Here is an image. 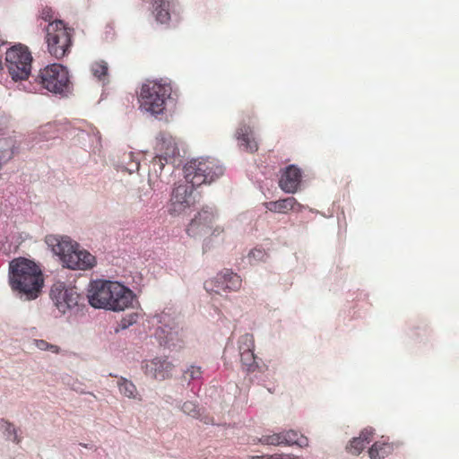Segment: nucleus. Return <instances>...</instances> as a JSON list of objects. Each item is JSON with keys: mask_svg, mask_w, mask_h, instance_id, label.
<instances>
[{"mask_svg": "<svg viewBox=\"0 0 459 459\" xmlns=\"http://www.w3.org/2000/svg\"><path fill=\"white\" fill-rule=\"evenodd\" d=\"M87 299L95 308L120 312L133 307L135 295L118 281L96 280L89 283Z\"/></svg>", "mask_w": 459, "mask_h": 459, "instance_id": "obj_1", "label": "nucleus"}, {"mask_svg": "<svg viewBox=\"0 0 459 459\" xmlns=\"http://www.w3.org/2000/svg\"><path fill=\"white\" fill-rule=\"evenodd\" d=\"M9 269L12 290L28 300L37 299L43 286L42 273L38 265L26 258H19L10 263Z\"/></svg>", "mask_w": 459, "mask_h": 459, "instance_id": "obj_2", "label": "nucleus"}, {"mask_svg": "<svg viewBox=\"0 0 459 459\" xmlns=\"http://www.w3.org/2000/svg\"><path fill=\"white\" fill-rule=\"evenodd\" d=\"M47 242L52 246L53 252L60 256L63 264L69 269L88 270L96 264L95 256L86 250H80L79 245L68 237H48Z\"/></svg>", "mask_w": 459, "mask_h": 459, "instance_id": "obj_3", "label": "nucleus"}, {"mask_svg": "<svg viewBox=\"0 0 459 459\" xmlns=\"http://www.w3.org/2000/svg\"><path fill=\"white\" fill-rule=\"evenodd\" d=\"M186 182L193 186L211 184L224 173L223 167L212 158H199L186 163L184 167Z\"/></svg>", "mask_w": 459, "mask_h": 459, "instance_id": "obj_4", "label": "nucleus"}, {"mask_svg": "<svg viewBox=\"0 0 459 459\" xmlns=\"http://www.w3.org/2000/svg\"><path fill=\"white\" fill-rule=\"evenodd\" d=\"M172 87L169 83L158 81H147L141 87L139 94L140 108L152 115L162 114L166 101L170 97Z\"/></svg>", "mask_w": 459, "mask_h": 459, "instance_id": "obj_5", "label": "nucleus"}, {"mask_svg": "<svg viewBox=\"0 0 459 459\" xmlns=\"http://www.w3.org/2000/svg\"><path fill=\"white\" fill-rule=\"evenodd\" d=\"M74 29L67 27L62 20H55L46 28V42L48 53L61 59L71 51Z\"/></svg>", "mask_w": 459, "mask_h": 459, "instance_id": "obj_6", "label": "nucleus"}, {"mask_svg": "<svg viewBox=\"0 0 459 459\" xmlns=\"http://www.w3.org/2000/svg\"><path fill=\"white\" fill-rule=\"evenodd\" d=\"M32 56L28 47L17 44L7 49L5 64L8 73L15 82L27 80L31 72Z\"/></svg>", "mask_w": 459, "mask_h": 459, "instance_id": "obj_7", "label": "nucleus"}, {"mask_svg": "<svg viewBox=\"0 0 459 459\" xmlns=\"http://www.w3.org/2000/svg\"><path fill=\"white\" fill-rule=\"evenodd\" d=\"M36 82L48 91L63 94L69 91L71 82L67 69L59 64H53L41 69Z\"/></svg>", "mask_w": 459, "mask_h": 459, "instance_id": "obj_8", "label": "nucleus"}, {"mask_svg": "<svg viewBox=\"0 0 459 459\" xmlns=\"http://www.w3.org/2000/svg\"><path fill=\"white\" fill-rule=\"evenodd\" d=\"M50 298L62 314L78 305L80 295L74 287H66L65 282H55L50 290Z\"/></svg>", "mask_w": 459, "mask_h": 459, "instance_id": "obj_9", "label": "nucleus"}, {"mask_svg": "<svg viewBox=\"0 0 459 459\" xmlns=\"http://www.w3.org/2000/svg\"><path fill=\"white\" fill-rule=\"evenodd\" d=\"M242 286V279L231 270L225 269L213 279L204 282L208 292L221 293V291H238Z\"/></svg>", "mask_w": 459, "mask_h": 459, "instance_id": "obj_10", "label": "nucleus"}, {"mask_svg": "<svg viewBox=\"0 0 459 459\" xmlns=\"http://www.w3.org/2000/svg\"><path fill=\"white\" fill-rule=\"evenodd\" d=\"M255 117L253 110H244L241 115V121L236 130V138L239 147L244 151L254 153L258 151V143L254 135L253 128L247 125V121H251Z\"/></svg>", "mask_w": 459, "mask_h": 459, "instance_id": "obj_11", "label": "nucleus"}, {"mask_svg": "<svg viewBox=\"0 0 459 459\" xmlns=\"http://www.w3.org/2000/svg\"><path fill=\"white\" fill-rule=\"evenodd\" d=\"M196 186L186 184L177 185L172 191L169 212L171 215H178L182 213L186 208L190 207L195 203L193 197V191Z\"/></svg>", "mask_w": 459, "mask_h": 459, "instance_id": "obj_12", "label": "nucleus"}, {"mask_svg": "<svg viewBox=\"0 0 459 459\" xmlns=\"http://www.w3.org/2000/svg\"><path fill=\"white\" fill-rule=\"evenodd\" d=\"M215 220L213 208L204 207L190 221L186 228V233L190 237L208 235Z\"/></svg>", "mask_w": 459, "mask_h": 459, "instance_id": "obj_13", "label": "nucleus"}, {"mask_svg": "<svg viewBox=\"0 0 459 459\" xmlns=\"http://www.w3.org/2000/svg\"><path fill=\"white\" fill-rule=\"evenodd\" d=\"M142 368L144 374L160 381L171 377L174 365L162 358H155L143 362Z\"/></svg>", "mask_w": 459, "mask_h": 459, "instance_id": "obj_14", "label": "nucleus"}, {"mask_svg": "<svg viewBox=\"0 0 459 459\" xmlns=\"http://www.w3.org/2000/svg\"><path fill=\"white\" fill-rule=\"evenodd\" d=\"M301 177V170L295 165H290L282 172L279 186L285 193L294 194L299 189Z\"/></svg>", "mask_w": 459, "mask_h": 459, "instance_id": "obj_15", "label": "nucleus"}, {"mask_svg": "<svg viewBox=\"0 0 459 459\" xmlns=\"http://www.w3.org/2000/svg\"><path fill=\"white\" fill-rule=\"evenodd\" d=\"M155 151L169 159L179 155V150L175 138L167 132H160L156 137Z\"/></svg>", "mask_w": 459, "mask_h": 459, "instance_id": "obj_16", "label": "nucleus"}, {"mask_svg": "<svg viewBox=\"0 0 459 459\" xmlns=\"http://www.w3.org/2000/svg\"><path fill=\"white\" fill-rule=\"evenodd\" d=\"M264 206L266 210L276 213H288L290 211L299 212L305 208L304 205L299 204L293 196L266 202L264 204Z\"/></svg>", "mask_w": 459, "mask_h": 459, "instance_id": "obj_17", "label": "nucleus"}, {"mask_svg": "<svg viewBox=\"0 0 459 459\" xmlns=\"http://www.w3.org/2000/svg\"><path fill=\"white\" fill-rule=\"evenodd\" d=\"M374 437V429L372 428H366L362 429L359 437H353L346 446L348 453L353 455H359L369 444Z\"/></svg>", "mask_w": 459, "mask_h": 459, "instance_id": "obj_18", "label": "nucleus"}, {"mask_svg": "<svg viewBox=\"0 0 459 459\" xmlns=\"http://www.w3.org/2000/svg\"><path fill=\"white\" fill-rule=\"evenodd\" d=\"M173 2L171 0H154L152 3V14L155 20L163 24L170 20V10Z\"/></svg>", "mask_w": 459, "mask_h": 459, "instance_id": "obj_19", "label": "nucleus"}, {"mask_svg": "<svg viewBox=\"0 0 459 459\" xmlns=\"http://www.w3.org/2000/svg\"><path fill=\"white\" fill-rule=\"evenodd\" d=\"M394 452V444L382 437L368 449L370 459H384Z\"/></svg>", "mask_w": 459, "mask_h": 459, "instance_id": "obj_20", "label": "nucleus"}, {"mask_svg": "<svg viewBox=\"0 0 459 459\" xmlns=\"http://www.w3.org/2000/svg\"><path fill=\"white\" fill-rule=\"evenodd\" d=\"M284 446H298L299 447L308 446V439L303 435H299L297 431L290 429L282 431Z\"/></svg>", "mask_w": 459, "mask_h": 459, "instance_id": "obj_21", "label": "nucleus"}, {"mask_svg": "<svg viewBox=\"0 0 459 459\" xmlns=\"http://www.w3.org/2000/svg\"><path fill=\"white\" fill-rule=\"evenodd\" d=\"M91 72L100 82H108V66L107 62L100 60L92 63L91 65Z\"/></svg>", "mask_w": 459, "mask_h": 459, "instance_id": "obj_22", "label": "nucleus"}, {"mask_svg": "<svg viewBox=\"0 0 459 459\" xmlns=\"http://www.w3.org/2000/svg\"><path fill=\"white\" fill-rule=\"evenodd\" d=\"M240 359L243 368L247 372H254L257 368L254 350H244L240 351Z\"/></svg>", "mask_w": 459, "mask_h": 459, "instance_id": "obj_23", "label": "nucleus"}, {"mask_svg": "<svg viewBox=\"0 0 459 459\" xmlns=\"http://www.w3.org/2000/svg\"><path fill=\"white\" fill-rule=\"evenodd\" d=\"M119 392L128 398H134L136 393V387L133 382L126 378L121 377L117 382Z\"/></svg>", "mask_w": 459, "mask_h": 459, "instance_id": "obj_24", "label": "nucleus"}, {"mask_svg": "<svg viewBox=\"0 0 459 459\" xmlns=\"http://www.w3.org/2000/svg\"><path fill=\"white\" fill-rule=\"evenodd\" d=\"M259 443H261L262 445H266V446L284 445L283 434H282V432H280V433L263 435L259 438Z\"/></svg>", "mask_w": 459, "mask_h": 459, "instance_id": "obj_25", "label": "nucleus"}, {"mask_svg": "<svg viewBox=\"0 0 459 459\" xmlns=\"http://www.w3.org/2000/svg\"><path fill=\"white\" fill-rule=\"evenodd\" d=\"M169 158L166 156L157 153V155L151 160V169L156 173H161L166 163L169 162Z\"/></svg>", "mask_w": 459, "mask_h": 459, "instance_id": "obj_26", "label": "nucleus"}, {"mask_svg": "<svg viewBox=\"0 0 459 459\" xmlns=\"http://www.w3.org/2000/svg\"><path fill=\"white\" fill-rule=\"evenodd\" d=\"M2 428L4 429V434L7 437V438H12V440L16 443L20 442V438L18 437L17 435V430L12 423L2 420Z\"/></svg>", "mask_w": 459, "mask_h": 459, "instance_id": "obj_27", "label": "nucleus"}, {"mask_svg": "<svg viewBox=\"0 0 459 459\" xmlns=\"http://www.w3.org/2000/svg\"><path fill=\"white\" fill-rule=\"evenodd\" d=\"M255 348V340L254 336L251 333H246L241 336L239 340V350L243 351L244 350H254Z\"/></svg>", "mask_w": 459, "mask_h": 459, "instance_id": "obj_28", "label": "nucleus"}, {"mask_svg": "<svg viewBox=\"0 0 459 459\" xmlns=\"http://www.w3.org/2000/svg\"><path fill=\"white\" fill-rule=\"evenodd\" d=\"M202 374H203V372L201 370V368L195 367V366H191L189 368H187L185 371L184 378H185V380H188V381L196 380V379L201 378Z\"/></svg>", "mask_w": 459, "mask_h": 459, "instance_id": "obj_29", "label": "nucleus"}, {"mask_svg": "<svg viewBox=\"0 0 459 459\" xmlns=\"http://www.w3.org/2000/svg\"><path fill=\"white\" fill-rule=\"evenodd\" d=\"M35 345L41 351H49L52 353H59L60 348L57 345L48 343L45 340H35Z\"/></svg>", "mask_w": 459, "mask_h": 459, "instance_id": "obj_30", "label": "nucleus"}, {"mask_svg": "<svg viewBox=\"0 0 459 459\" xmlns=\"http://www.w3.org/2000/svg\"><path fill=\"white\" fill-rule=\"evenodd\" d=\"M182 411L186 414H187L193 418H198L200 415L199 409H198L197 405L193 402L187 401V402L184 403V404L182 405Z\"/></svg>", "mask_w": 459, "mask_h": 459, "instance_id": "obj_31", "label": "nucleus"}, {"mask_svg": "<svg viewBox=\"0 0 459 459\" xmlns=\"http://www.w3.org/2000/svg\"><path fill=\"white\" fill-rule=\"evenodd\" d=\"M13 154V143L12 142L8 145V148H0V163L5 162L6 160H10Z\"/></svg>", "mask_w": 459, "mask_h": 459, "instance_id": "obj_32", "label": "nucleus"}, {"mask_svg": "<svg viewBox=\"0 0 459 459\" xmlns=\"http://www.w3.org/2000/svg\"><path fill=\"white\" fill-rule=\"evenodd\" d=\"M265 256L266 253L264 250L257 248L251 250L248 254L249 259L255 261H263Z\"/></svg>", "mask_w": 459, "mask_h": 459, "instance_id": "obj_33", "label": "nucleus"}, {"mask_svg": "<svg viewBox=\"0 0 459 459\" xmlns=\"http://www.w3.org/2000/svg\"><path fill=\"white\" fill-rule=\"evenodd\" d=\"M40 17L43 20L51 22L50 20L53 18V11H52V9L49 8V7H44L41 10V12H40Z\"/></svg>", "mask_w": 459, "mask_h": 459, "instance_id": "obj_34", "label": "nucleus"}, {"mask_svg": "<svg viewBox=\"0 0 459 459\" xmlns=\"http://www.w3.org/2000/svg\"><path fill=\"white\" fill-rule=\"evenodd\" d=\"M268 459H299V457L294 455L273 454L268 455Z\"/></svg>", "mask_w": 459, "mask_h": 459, "instance_id": "obj_35", "label": "nucleus"}, {"mask_svg": "<svg viewBox=\"0 0 459 459\" xmlns=\"http://www.w3.org/2000/svg\"><path fill=\"white\" fill-rule=\"evenodd\" d=\"M136 317H137V316L135 314H134V315H130L128 319L124 318L121 321L122 327L126 328V327H128L129 325H133L134 323H135Z\"/></svg>", "mask_w": 459, "mask_h": 459, "instance_id": "obj_36", "label": "nucleus"}, {"mask_svg": "<svg viewBox=\"0 0 459 459\" xmlns=\"http://www.w3.org/2000/svg\"><path fill=\"white\" fill-rule=\"evenodd\" d=\"M223 231H224V230L222 228L219 227V226H216L215 228H213L212 226V230H211V231L208 234L212 235V236H219Z\"/></svg>", "mask_w": 459, "mask_h": 459, "instance_id": "obj_37", "label": "nucleus"}, {"mask_svg": "<svg viewBox=\"0 0 459 459\" xmlns=\"http://www.w3.org/2000/svg\"><path fill=\"white\" fill-rule=\"evenodd\" d=\"M4 71V66H3V61H2V56H0V79L3 77V73Z\"/></svg>", "mask_w": 459, "mask_h": 459, "instance_id": "obj_38", "label": "nucleus"}, {"mask_svg": "<svg viewBox=\"0 0 459 459\" xmlns=\"http://www.w3.org/2000/svg\"><path fill=\"white\" fill-rule=\"evenodd\" d=\"M249 459H268V456L265 458L264 455H252Z\"/></svg>", "mask_w": 459, "mask_h": 459, "instance_id": "obj_39", "label": "nucleus"}]
</instances>
